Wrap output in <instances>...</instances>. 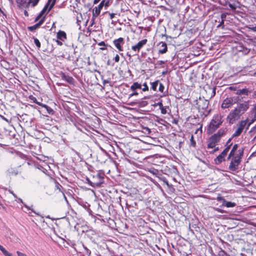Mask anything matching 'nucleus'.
Masks as SVG:
<instances>
[{"instance_id":"obj_1","label":"nucleus","mask_w":256,"mask_h":256,"mask_svg":"<svg viewBox=\"0 0 256 256\" xmlns=\"http://www.w3.org/2000/svg\"><path fill=\"white\" fill-rule=\"evenodd\" d=\"M223 122V116L222 114H214L208 128V133L212 134L215 132L222 125Z\"/></svg>"},{"instance_id":"obj_2","label":"nucleus","mask_w":256,"mask_h":256,"mask_svg":"<svg viewBox=\"0 0 256 256\" xmlns=\"http://www.w3.org/2000/svg\"><path fill=\"white\" fill-rule=\"evenodd\" d=\"M241 114L238 112V110L236 108L232 110L227 116V120L230 124H234L236 120H238Z\"/></svg>"},{"instance_id":"obj_3","label":"nucleus","mask_w":256,"mask_h":256,"mask_svg":"<svg viewBox=\"0 0 256 256\" xmlns=\"http://www.w3.org/2000/svg\"><path fill=\"white\" fill-rule=\"evenodd\" d=\"M231 158H232L228 168L231 171L235 172L238 170L241 160H240L238 156H232Z\"/></svg>"},{"instance_id":"obj_4","label":"nucleus","mask_w":256,"mask_h":256,"mask_svg":"<svg viewBox=\"0 0 256 256\" xmlns=\"http://www.w3.org/2000/svg\"><path fill=\"white\" fill-rule=\"evenodd\" d=\"M232 144H230V145L226 146L222 152L214 159L215 164H219L224 160V158L227 154Z\"/></svg>"},{"instance_id":"obj_5","label":"nucleus","mask_w":256,"mask_h":256,"mask_svg":"<svg viewBox=\"0 0 256 256\" xmlns=\"http://www.w3.org/2000/svg\"><path fill=\"white\" fill-rule=\"evenodd\" d=\"M248 120H242L240 122L238 128L236 130L235 132L232 134V137H236L239 136L244 127L246 126L247 124Z\"/></svg>"},{"instance_id":"obj_6","label":"nucleus","mask_w":256,"mask_h":256,"mask_svg":"<svg viewBox=\"0 0 256 256\" xmlns=\"http://www.w3.org/2000/svg\"><path fill=\"white\" fill-rule=\"evenodd\" d=\"M220 138L216 134L212 135L208 140V148H213L219 142Z\"/></svg>"},{"instance_id":"obj_7","label":"nucleus","mask_w":256,"mask_h":256,"mask_svg":"<svg viewBox=\"0 0 256 256\" xmlns=\"http://www.w3.org/2000/svg\"><path fill=\"white\" fill-rule=\"evenodd\" d=\"M236 102L232 98H227L224 99L222 104V108H226L231 107Z\"/></svg>"},{"instance_id":"obj_8","label":"nucleus","mask_w":256,"mask_h":256,"mask_svg":"<svg viewBox=\"0 0 256 256\" xmlns=\"http://www.w3.org/2000/svg\"><path fill=\"white\" fill-rule=\"evenodd\" d=\"M50 4L46 3V5L44 6L43 9L42 10V11L39 13V14L38 15V16L36 18L34 22H36L38 21L42 16L46 15L50 10H49L50 9Z\"/></svg>"},{"instance_id":"obj_9","label":"nucleus","mask_w":256,"mask_h":256,"mask_svg":"<svg viewBox=\"0 0 256 256\" xmlns=\"http://www.w3.org/2000/svg\"><path fill=\"white\" fill-rule=\"evenodd\" d=\"M148 42L147 39H144L140 41L137 44L132 46V50L134 52H139L140 50Z\"/></svg>"},{"instance_id":"obj_10","label":"nucleus","mask_w":256,"mask_h":256,"mask_svg":"<svg viewBox=\"0 0 256 256\" xmlns=\"http://www.w3.org/2000/svg\"><path fill=\"white\" fill-rule=\"evenodd\" d=\"M113 44L119 52L123 50L122 46L124 44V39L122 38L114 40Z\"/></svg>"},{"instance_id":"obj_11","label":"nucleus","mask_w":256,"mask_h":256,"mask_svg":"<svg viewBox=\"0 0 256 256\" xmlns=\"http://www.w3.org/2000/svg\"><path fill=\"white\" fill-rule=\"evenodd\" d=\"M249 108V104L248 102H245L243 103L240 104L238 107L236 108L238 110V112L241 114H243Z\"/></svg>"},{"instance_id":"obj_12","label":"nucleus","mask_w":256,"mask_h":256,"mask_svg":"<svg viewBox=\"0 0 256 256\" xmlns=\"http://www.w3.org/2000/svg\"><path fill=\"white\" fill-rule=\"evenodd\" d=\"M60 76L62 80L66 81L70 84H74V78L62 72L60 74Z\"/></svg>"},{"instance_id":"obj_13","label":"nucleus","mask_w":256,"mask_h":256,"mask_svg":"<svg viewBox=\"0 0 256 256\" xmlns=\"http://www.w3.org/2000/svg\"><path fill=\"white\" fill-rule=\"evenodd\" d=\"M18 6L20 8H28V0H16Z\"/></svg>"},{"instance_id":"obj_14","label":"nucleus","mask_w":256,"mask_h":256,"mask_svg":"<svg viewBox=\"0 0 256 256\" xmlns=\"http://www.w3.org/2000/svg\"><path fill=\"white\" fill-rule=\"evenodd\" d=\"M158 46H160L158 50L159 54H164L167 52L168 48L166 42H161L158 44Z\"/></svg>"},{"instance_id":"obj_15","label":"nucleus","mask_w":256,"mask_h":256,"mask_svg":"<svg viewBox=\"0 0 256 256\" xmlns=\"http://www.w3.org/2000/svg\"><path fill=\"white\" fill-rule=\"evenodd\" d=\"M44 19L45 17L44 16L40 20L38 23L32 26H28V30L32 32L34 31V30L38 28L43 24V22L44 21Z\"/></svg>"},{"instance_id":"obj_16","label":"nucleus","mask_w":256,"mask_h":256,"mask_svg":"<svg viewBox=\"0 0 256 256\" xmlns=\"http://www.w3.org/2000/svg\"><path fill=\"white\" fill-rule=\"evenodd\" d=\"M101 10L96 6H95L92 10V20H95V19L100 15Z\"/></svg>"},{"instance_id":"obj_17","label":"nucleus","mask_w":256,"mask_h":256,"mask_svg":"<svg viewBox=\"0 0 256 256\" xmlns=\"http://www.w3.org/2000/svg\"><path fill=\"white\" fill-rule=\"evenodd\" d=\"M6 173L10 176H16L18 174V171L16 168H10L7 170Z\"/></svg>"},{"instance_id":"obj_18","label":"nucleus","mask_w":256,"mask_h":256,"mask_svg":"<svg viewBox=\"0 0 256 256\" xmlns=\"http://www.w3.org/2000/svg\"><path fill=\"white\" fill-rule=\"evenodd\" d=\"M57 38L62 41H64L66 38V33L62 30H59L57 32Z\"/></svg>"},{"instance_id":"obj_19","label":"nucleus","mask_w":256,"mask_h":256,"mask_svg":"<svg viewBox=\"0 0 256 256\" xmlns=\"http://www.w3.org/2000/svg\"><path fill=\"white\" fill-rule=\"evenodd\" d=\"M250 91L248 88H242V89H240L238 90L236 92V94L238 95H246L248 96L249 94Z\"/></svg>"},{"instance_id":"obj_20","label":"nucleus","mask_w":256,"mask_h":256,"mask_svg":"<svg viewBox=\"0 0 256 256\" xmlns=\"http://www.w3.org/2000/svg\"><path fill=\"white\" fill-rule=\"evenodd\" d=\"M96 178H98L100 180V181L98 182L94 183V185H92V184L90 183V185L92 186H100V185L102 184H103V181H102L103 177L102 176H101V175L100 174H98L96 175Z\"/></svg>"},{"instance_id":"obj_21","label":"nucleus","mask_w":256,"mask_h":256,"mask_svg":"<svg viewBox=\"0 0 256 256\" xmlns=\"http://www.w3.org/2000/svg\"><path fill=\"white\" fill-rule=\"evenodd\" d=\"M222 206H224L227 208H233L236 206V204L231 202H228L225 199H223V204Z\"/></svg>"},{"instance_id":"obj_22","label":"nucleus","mask_w":256,"mask_h":256,"mask_svg":"<svg viewBox=\"0 0 256 256\" xmlns=\"http://www.w3.org/2000/svg\"><path fill=\"white\" fill-rule=\"evenodd\" d=\"M40 0H28V8L30 7L34 8L38 4Z\"/></svg>"},{"instance_id":"obj_23","label":"nucleus","mask_w":256,"mask_h":256,"mask_svg":"<svg viewBox=\"0 0 256 256\" xmlns=\"http://www.w3.org/2000/svg\"><path fill=\"white\" fill-rule=\"evenodd\" d=\"M238 144H235L232 150H230V153L228 155V159H230L232 156H234L235 153H236V151L237 149H238Z\"/></svg>"},{"instance_id":"obj_24","label":"nucleus","mask_w":256,"mask_h":256,"mask_svg":"<svg viewBox=\"0 0 256 256\" xmlns=\"http://www.w3.org/2000/svg\"><path fill=\"white\" fill-rule=\"evenodd\" d=\"M227 131L226 128H222L218 130L217 133L215 134L217 136H218V138H220V137L224 135Z\"/></svg>"},{"instance_id":"obj_25","label":"nucleus","mask_w":256,"mask_h":256,"mask_svg":"<svg viewBox=\"0 0 256 256\" xmlns=\"http://www.w3.org/2000/svg\"><path fill=\"white\" fill-rule=\"evenodd\" d=\"M244 154V150L242 148L238 149L234 156H238L240 160L242 159Z\"/></svg>"},{"instance_id":"obj_26","label":"nucleus","mask_w":256,"mask_h":256,"mask_svg":"<svg viewBox=\"0 0 256 256\" xmlns=\"http://www.w3.org/2000/svg\"><path fill=\"white\" fill-rule=\"evenodd\" d=\"M141 88V84L137 82H134L130 86V89L132 91H134L136 89Z\"/></svg>"},{"instance_id":"obj_27","label":"nucleus","mask_w":256,"mask_h":256,"mask_svg":"<svg viewBox=\"0 0 256 256\" xmlns=\"http://www.w3.org/2000/svg\"><path fill=\"white\" fill-rule=\"evenodd\" d=\"M41 106H42V108H44L46 109V111L48 112V114H53V112H54V110H53L50 108V106H48L45 104H42Z\"/></svg>"},{"instance_id":"obj_28","label":"nucleus","mask_w":256,"mask_h":256,"mask_svg":"<svg viewBox=\"0 0 256 256\" xmlns=\"http://www.w3.org/2000/svg\"><path fill=\"white\" fill-rule=\"evenodd\" d=\"M0 250L6 256H12V254L8 252L0 244Z\"/></svg>"},{"instance_id":"obj_29","label":"nucleus","mask_w":256,"mask_h":256,"mask_svg":"<svg viewBox=\"0 0 256 256\" xmlns=\"http://www.w3.org/2000/svg\"><path fill=\"white\" fill-rule=\"evenodd\" d=\"M29 98L32 100V102L36 104H38V106H41L42 104V103H40V102H38L37 101V100L36 98H35L34 96H29Z\"/></svg>"},{"instance_id":"obj_30","label":"nucleus","mask_w":256,"mask_h":256,"mask_svg":"<svg viewBox=\"0 0 256 256\" xmlns=\"http://www.w3.org/2000/svg\"><path fill=\"white\" fill-rule=\"evenodd\" d=\"M56 0H48L47 2L48 4H50V9L49 10H51L54 4H56Z\"/></svg>"},{"instance_id":"obj_31","label":"nucleus","mask_w":256,"mask_h":256,"mask_svg":"<svg viewBox=\"0 0 256 256\" xmlns=\"http://www.w3.org/2000/svg\"><path fill=\"white\" fill-rule=\"evenodd\" d=\"M159 81L156 80L154 82H152V86L151 88L153 90H154L156 91V90L157 86H158Z\"/></svg>"},{"instance_id":"obj_32","label":"nucleus","mask_w":256,"mask_h":256,"mask_svg":"<svg viewBox=\"0 0 256 256\" xmlns=\"http://www.w3.org/2000/svg\"><path fill=\"white\" fill-rule=\"evenodd\" d=\"M34 42L36 46H37L38 48H40V42L39 40L35 38H34Z\"/></svg>"},{"instance_id":"obj_33","label":"nucleus","mask_w":256,"mask_h":256,"mask_svg":"<svg viewBox=\"0 0 256 256\" xmlns=\"http://www.w3.org/2000/svg\"><path fill=\"white\" fill-rule=\"evenodd\" d=\"M98 45L100 46H102V47L100 48V49L101 50H106V44L104 42H101L98 44Z\"/></svg>"},{"instance_id":"obj_34","label":"nucleus","mask_w":256,"mask_h":256,"mask_svg":"<svg viewBox=\"0 0 256 256\" xmlns=\"http://www.w3.org/2000/svg\"><path fill=\"white\" fill-rule=\"evenodd\" d=\"M216 256H228V254L224 250H221Z\"/></svg>"},{"instance_id":"obj_35","label":"nucleus","mask_w":256,"mask_h":256,"mask_svg":"<svg viewBox=\"0 0 256 256\" xmlns=\"http://www.w3.org/2000/svg\"><path fill=\"white\" fill-rule=\"evenodd\" d=\"M56 188L60 192H62V186L58 182H55Z\"/></svg>"},{"instance_id":"obj_36","label":"nucleus","mask_w":256,"mask_h":256,"mask_svg":"<svg viewBox=\"0 0 256 256\" xmlns=\"http://www.w3.org/2000/svg\"><path fill=\"white\" fill-rule=\"evenodd\" d=\"M190 144H191V145L194 146V147H195L196 145V142L194 141V136L193 135H192L191 136V138H190Z\"/></svg>"},{"instance_id":"obj_37","label":"nucleus","mask_w":256,"mask_h":256,"mask_svg":"<svg viewBox=\"0 0 256 256\" xmlns=\"http://www.w3.org/2000/svg\"><path fill=\"white\" fill-rule=\"evenodd\" d=\"M228 5L229 7L230 8V9L233 11H234L236 10V7L235 6V4H232L231 3H228Z\"/></svg>"},{"instance_id":"obj_38","label":"nucleus","mask_w":256,"mask_h":256,"mask_svg":"<svg viewBox=\"0 0 256 256\" xmlns=\"http://www.w3.org/2000/svg\"><path fill=\"white\" fill-rule=\"evenodd\" d=\"M160 111H161V113L162 114H166L167 113V110H166V107H164V106H162V108H160Z\"/></svg>"},{"instance_id":"obj_39","label":"nucleus","mask_w":256,"mask_h":256,"mask_svg":"<svg viewBox=\"0 0 256 256\" xmlns=\"http://www.w3.org/2000/svg\"><path fill=\"white\" fill-rule=\"evenodd\" d=\"M144 88H142V90L144 92L148 91V87L146 84V83H144L143 84Z\"/></svg>"},{"instance_id":"obj_40","label":"nucleus","mask_w":256,"mask_h":256,"mask_svg":"<svg viewBox=\"0 0 256 256\" xmlns=\"http://www.w3.org/2000/svg\"><path fill=\"white\" fill-rule=\"evenodd\" d=\"M164 88V86L162 83H160V86H159V88H158L159 91L162 92H163Z\"/></svg>"},{"instance_id":"obj_41","label":"nucleus","mask_w":256,"mask_h":256,"mask_svg":"<svg viewBox=\"0 0 256 256\" xmlns=\"http://www.w3.org/2000/svg\"><path fill=\"white\" fill-rule=\"evenodd\" d=\"M106 0H102L100 2V4H102V6H104V7H105V8H106H106H107L109 6H106Z\"/></svg>"},{"instance_id":"obj_42","label":"nucleus","mask_w":256,"mask_h":256,"mask_svg":"<svg viewBox=\"0 0 256 256\" xmlns=\"http://www.w3.org/2000/svg\"><path fill=\"white\" fill-rule=\"evenodd\" d=\"M106 0H102L100 2V4H102V6H104V7H105V8H106H106H107L109 6H106Z\"/></svg>"},{"instance_id":"obj_43","label":"nucleus","mask_w":256,"mask_h":256,"mask_svg":"<svg viewBox=\"0 0 256 256\" xmlns=\"http://www.w3.org/2000/svg\"><path fill=\"white\" fill-rule=\"evenodd\" d=\"M106 0H102L100 2V4H102V6H104V7H105V8H106H106H107L109 6H106Z\"/></svg>"},{"instance_id":"obj_44","label":"nucleus","mask_w":256,"mask_h":256,"mask_svg":"<svg viewBox=\"0 0 256 256\" xmlns=\"http://www.w3.org/2000/svg\"><path fill=\"white\" fill-rule=\"evenodd\" d=\"M226 15H227V14L226 13H222V14H221V18H222V21H224V20L226 19Z\"/></svg>"},{"instance_id":"obj_45","label":"nucleus","mask_w":256,"mask_h":256,"mask_svg":"<svg viewBox=\"0 0 256 256\" xmlns=\"http://www.w3.org/2000/svg\"><path fill=\"white\" fill-rule=\"evenodd\" d=\"M114 60L116 62H118L120 61V56L118 54H116Z\"/></svg>"},{"instance_id":"obj_46","label":"nucleus","mask_w":256,"mask_h":256,"mask_svg":"<svg viewBox=\"0 0 256 256\" xmlns=\"http://www.w3.org/2000/svg\"><path fill=\"white\" fill-rule=\"evenodd\" d=\"M220 27H222V28H224V21H222V20L221 22H220V24L217 26V28H220Z\"/></svg>"},{"instance_id":"obj_47","label":"nucleus","mask_w":256,"mask_h":256,"mask_svg":"<svg viewBox=\"0 0 256 256\" xmlns=\"http://www.w3.org/2000/svg\"><path fill=\"white\" fill-rule=\"evenodd\" d=\"M16 254H18V256H27L25 254L19 251H17Z\"/></svg>"},{"instance_id":"obj_48","label":"nucleus","mask_w":256,"mask_h":256,"mask_svg":"<svg viewBox=\"0 0 256 256\" xmlns=\"http://www.w3.org/2000/svg\"><path fill=\"white\" fill-rule=\"evenodd\" d=\"M155 106H159V107H160V109L161 108H162V106H163V104H162V102H158V103L156 104H155Z\"/></svg>"},{"instance_id":"obj_49","label":"nucleus","mask_w":256,"mask_h":256,"mask_svg":"<svg viewBox=\"0 0 256 256\" xmlns=\"http://www.w3.org/2000/svg\"><path fill=\"white\" fill-rule=\"evenodd\" d=\"M109 15H110V18L112 20V19H113L114 18V17L115 15H116V14H114V13H110L109 14Z\"/></svg>"},{"instance_id":"obj_50","label":"nucleus","mask_w":256,"mask_h":256,"mask_svg":"<svg viewBox=\"0 0 256 256\" xmlns=\"http://www.w3.org/2000/svg\"><path fill=\"white\" fill-rule=\"evenodd\" d=\"M56 42L59 46L62 45V42H60V40H59L58 39L57 40H56Z\"/></svg>"},{"instance_id":"obj_51","label":"nucleus","mask_w":256,"mask_h":256,"mask_svg":"<svg viewBox=\"0 0 256 256\" xmlns=\"http://www.w3.org/2000/svg\"><path fill=\"white\" fill-rule=\"evenodd\" d=\"M100 10H102L104 6H102L100 4L98 6H96Z\"/></svg>"},{"instance_id":"obj_52","label":"nucleus","mask_w":256,"mask_h":256,"mask_svg":"<svg viewBox=\"0 0 256 256\" xmlns=\"http://www.w3.org/2000/svg\"><path fill=\"white\" fill-rule=\"evenodd\" d=\"M138 94V93L137 92H134L130 95V97H132L134 96H137Z\"/></svg>"},{"instance_id":"obj_53","label":"nucleus","mask_w":256,"mask_h":256,"mask_svg":"<svg viewBox=\"0 0 256 256\" xmlns=\"http://www.w3.org/2000/svg\"><path fill=\"white\" fill-rule=\"evenodd\" d=\"M158 63L160 65H162L164 64L165 63V62L163 60H159L158 62Z\"/></svg>"},{"instance_id":"obj_54","label":"nucleus","mask_w":256,"mask_h":256,"mask_svg":"<svg viewBox=\"0 0 256 256\" xmlns=\"http://www.w3.org/2000/svg\"><path fill=\"white\" fill-rule=\"evenodd\" d=\"M251 131L254 133H256V125L252 128Z\"/></svg>"},{"instance_id":"obj_55","label":"nucleus","mask_w":256,"mask_h":256,"mask_svg":"<svg viewBox=\"0 0 256 256\" xmlns=\"http://www.w3.org/2000/svg\"><path fill=\"white\" fill-rule=\"evenodd\" d=\"M1 208L4 209V210L6 209L5 206H4V205L0 202V208Z\"/></svg>"},{"instance_id":"obj_56","label":"nucleus","mask_w":256,"mask_h":256,"mask_svg":"<svg viewBox=\"0 0 256 256\" xmlns=\"http://www.w3.org/2000/svg\"><path fill=\"white\" fill-rule=\"evenodd\" d=\"M232 138H230L228 139V142H226V146H229V145H230V144H228L229 143H230V142H231V140H232Z\"/></svg>"},{"instance_id":"obj_57","label":"nucleus","mask_w":256,"mask_h":256,"mask_svg":"<svg viewBox=\"0 0 256 256\" xmlns=\"http://www.w3.org/2000/svg\"><path fill=\"white\" fill-rule=\"evenodd\" d=\"M100 0H94V4H96L100 2Z\"/></svg>"},{"instance_id":"obj_58","label":"nucleus","mask_w":256,"mask_h":256,"mask_svg":"<svg viewBox=\"0 0 256 256\" xmlns=\"http://www.w3.org/2000/svg\"><path fill=\"white\" fill-rule=\"evenodd\" d=\"M24 14L26 16H28V12L26 10H24Z\"/></svg>"},{"instance_id":"obj_59","label":"nucleus","mask_w":256,"mask_h":256,"mask_svg":"<svg viewBox=\"0 0 256 256\" xmlns=\"http://www.w3.org/2000/svg\"><path fill=\"white\" fill-rule=\"evenodd\" d=\"M253 98H256V90L253 93Z\"/></svg>"},{"instance_id":"obj_60","label":"nucleus","mask_w":256,"mask_h":256,"mask_svg":"<svg viewBox=\"0 0 256 256\" xmlns=\"http://www.w3.org/2000/svg\"><path fill=\"white\" fill-rule=\"evenodd\" d=\"M108 80H104L103 82V84H106V83H108Z\"/></svg>"},{"instance_id":"obj_61","label":"nucleus","mask_w":256,"mask_h":256,"mask_svg":"<svg viewBox=\"0 0 256 256\" xmlns=\"http://www.w3.org/2000/svg\"><path fill=\"white\" fill-rule=\"evenodd\" d=\"M135 104H136V102H131L130 104V106H134Z\"/></svg>"},{"instance_id":"obj_62","label":"nucleus","mask_w":256,"mask_h":256,"mask_svg":"<svg viewBox=\"0 0 256 256\" xmlns=\"http://www.w3.org/2000/svg\"><path fill=\"white\" fill-rule=\"evenodd\" d=\"M208 102L207 101H205V104L206 106V108L208 107Z\"/></svg>"},{"instance_id":"obj_63","label":"nucleus","mask_w":256,"mask_h":256,"mask_svg":"<svg viewBox=\"0 0 256 256\" xmlns=\"http://www.w3.org/2000/svg\"><path fill=\"white\" fill-rule=\"evenodd\" d=\"M94 20L92 21V23H91L90 26H92L94 24Z\"/></svg>"},{"instance_id":"obj_64","label":"nucleus","mask_w":256,"mask_h":256,"mask_svg":"<svg viewBox=\"0 0 256 256\" xmlns=\"http://www.w3.org/2000/svg\"><path fill=\"white\" fill-rule=\"evenodd\" d=\"M218 150V148H216L214 150V152H216V151Z\"/></svg>"}]
</instances>
